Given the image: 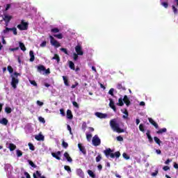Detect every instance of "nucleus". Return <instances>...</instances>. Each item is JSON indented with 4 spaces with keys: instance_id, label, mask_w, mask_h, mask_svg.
<instances>
[{
    "instance_id": "0e129e2a",
    "label": "nucleus",
    "mask_w": 178,
    "mask_h": 178,
    "mask_svg": "<svg viewBox=\"0 0 178 178\" xmlns=\"http://www.w3.org/2000/svg\"><path fill=\"white\" fill-rule=\"evenodd\" d=\"M39 120L40 122H42V123H45V120L43 118H42V117L39 118Z\"/></svg>"
},
{
    "instance_id": "2eb2a0df",
    "label": "nucleus",
    "mask_w": 178,
    "mask_h": 178,
    "mask_svg": "<svg viewBox=\"0 0 178 178\" xmlns=\"http://www.w3.org/2000/svg\"><path fill=\"white\" fill-rule=\"evenodd\" d=\"M149 133H150L149 130H147V132L146 133V136L149 140V143H150V144H152L154 143V139H152V136H151V134Z\"/></svg>"
},
{
    "instance_id": "58836bf2",
    "label": "nucleus",
    "mask_w": 178,
    "mask_h": 178,
    "mask_svg": "<svg viewBox=\"0 0 178 178\" xmlns=\"http://www.w3.org/2000/svg\"><path fill=\"white\" fill-rule=\"evenodd\" d=\"M5 111L6 112V113H12V108H10V107H6Z\"/></svg>"
},
{
    "instance_id": "6e6d98bb",
    "label": "nucleus",
    "mask_w": 178,
    "mask_h": 178,
    "mask_svg": "<svg viewBox=\"0 0 178 178\" xmlns=\"http://www.w3.org/2000/svg\"><path fill=\"white\" fill-rule=\"evenodd\" d=\"M35 175V176H38L40 178L42 176V175H41V172L40 171H36Z\"/></svg>"
},
{
    "instance_id": "5701e85b",
    "label": "nucleus",
    "mask_w": 178,
    "mask_h": 178,
    "mask_svg": "<svg viewBox=\"0 0 178 178\" xmlns=\"http://www.w3.org/2000/svg\"><path fill=\"white\" fill-rule=\"evenodd\" d=\"M161 6H163V8H165V9H168L169 6V3H168V2L163 1V0H161Z\"/></svg>"
},
{
    "instance_id": "49530a36",
    "label": "nucleus",
    "mask_w": 178,
    "mask_h": 178,
    "mask_svg": "<svg viewBox=\"0 0 178 178\" xmlns=\"http://www.w3.org/2000/svg\"><path fill=\"white\" fill-rule=\"evenodd\" d=\"M7 69H8L9 73H10V74L13 73V68L11 66H8Z\"/></svg>"
},
{
    "instance_id": "ddd939ff",
    "label": "nucleus",
    "mask_w": 178,
    "mask_h": 178,
    "mask_svg": "<svg viewBox=\"0 0 178 178\" xmlns=\"http://www.w3.org/2000/svg\"><path fill=\"white\" fill-rule=\"evenodd\" d=\"M51 155L53 158H56V159H58V161H60V152L58 151L56 153L52 152Z\"/></svg>"
},
{
    "instance_id": "c03bdc74",
    "label": "nucleus",
    "mask_w": 178,
    "mask_h": 178,
    "mask_svg": "<svg viewBox=\"0 0 178 178\" xmlns=\"http://www.w3.org/2000/svg\"><path fill=\"white\" fill-rule=\"evenodd\" d=\"M122 156L124 158V159H130V156H129V155H127L126 153H123Z\"/></svg>"
},
{
    "instance_id": "6ab92c4d",
    "label": "nucleus",
    "mask_w": 178,
    "mask_h": 178,
    "mask_svg": "<svg viewBox=\"0 0 178 178\" xmlns=\"http://www.w3.org/2000/svg\"><path fill=\"white\" fill-rule=\"evenodd\" d=\"M121 112L124 113V115H123L124 119H127L129 118V112H127V110L126 109H122L121 110Z\"/></svg>"
},
{
    "instance_id": "c85d7f7f",
    "label": "nucleus",
    "mask_w": 178,
    "mask_h": 178,
    "mask_svg": "<svg viewBox=\"0 0 178 178\" xmlns=\"http://www.w3.org/2000/svg\"><path fill=\"white\" fill-rule=\"evenodd\" d=\"M154 140L155 143H156V144H158V145H161V139H160V138H159L156 137V136H154Z\"/></svg>"
},
{
    "instance_id": "3c124183",
    "label": "nucleus",
    "mask_w": 178,
    "mask_h": 178,
    "mask_svg": "<svg viewBox=\"0 0 178 178\" xmlns=\"http://www.w3.org/2000/svg\"><path fill=\"white\" fill-rule=\"evenodd\" d=\"M40 47H41L42 48H44V47H47V42H46V41L42 42L40 44Z\"/></svg>"
},
{
    "instance_id": "a878e982",
    "label": "nucleus",
    "mask_w": 178,
    "mask_h": 178,
    "mask_svg": "<svg viewBox=\"0 0 178 178\" xmlns=\"http://www.w3.org/2000/svg\"><path fill=\"white\" fill-rule=\"evenodd\" d=\"M88 174L89 175V176L92 178H95V174H94V172H92V170H88Z\"/></svg>"
},
{
    "instance_id": "f03ea898",
    "label": "nucleus",
    "mask_w": 178,
    "mask_h": 178,
    "mask_svg": "<svg viewBox=\"0 0 178 178\" xmlns=\"http://www.w3.org/2000/svg\"><path fill=\"white\" fill-rule=\"evenodd\" d=\"M19 76H20V74L17 72L11 74V86L14 89H16L17 88V84H19V79L17 78Z\"/></svg>"
},
{
    "instance_id": "6e6552de",
    "label": "nucleus",
    "mask_w": 178,
    "mask_h": 178,
    "mask_svg": "<svg viewBox=\"0 0 178 178\" xmlns=\"http://www.w3.org/2000/svg\"><path fill=\"white\" fill-rule=\"evenodd\" d=\"M9 31H13V34L15 35H17V29L16 28H6V29H4L3 31V33L4 34H8V33H9Z\"/></svg>"
},
{
    "instance_id": "b1692460",
    "label": "nucleus",
    "mask_w": 178,
    "mask_h": 178,
    "mask_svg": "<svg viewBox=\"0 0 178 178\" xmlns=\"http://www.w3.org/2000/svg\"><path fill=\"white\" fill-rule=\"evenodd\" d=\"M68 64H69V67L72 70H75L74 63H73V61H68Z\"/></svg>"
},
{
    "instance_id": "9d476101",
    "label": "nucleus",
    "mask_w": 178,
    "mask_h": 178,
    "mask_svg": "<svg viewBox=\"0 0 178 178\" xmlns=\"http://www.w3.org/2000/svg\"><path fill=\"white\" fill-rule=\"evenodd\" d=\"M95 116H97V118H99V119H106V118H108L107 114L99 113V112H96Z\"/></svg>"
},
{
    "instance_id": "864d4df0",
    "label": "nucleus",
    "mask_w": 178,
    "mask_h": 178,
    "mask_svg": "<svg viewBox=\"0 0 178 178\" xmlns=\"http://www.w3.org/2000/svg\"><path fill=\"white\" fill-rule=\"evenodd\" d=\"M37 105H38L39 106H42V105H44L43 102H41L40 100H38L36 102Z\"/></svg>"
},
{
    "instance_id": "0eeeda50",
    "label": "nucleus",
    "mask_w": 178,
    "mask_h": 178,
    "mask_svg": "<svg viewBox=\"0 0 178 178\" xmlns=\"http://www.w3.org/2000/svg\"><path fill=\"white\" fill-rule=\"evenodd\" d=\"M29 27V23L27 22H24V21H22L21 24L17 25V29H19V30H27Z\"/></svg>"
},
{
    "instance_id": "7c9ffc66",
    "label": "nucleus",
    "mask_w": 178,
    "mask_h": 178,
    "mask_svg": "<svg viewBox=\"0 0 178 178\" xmlns=\"http://www.w3.org/2000/svg\"><path fill=\"white\" fill-rule=\"evenodd\" d=\"M10 151H15L16 149V145H15L13 143H10L9 145Z\"/></svg>"
},
{
    "instance_id": "f257e3e1",
    "label": "nucleus",
    "mask_w": 178,
    "mask_h": 178,
    "mask_svg": "<svg viewBox=\"0 0 178 178\" xmlns=\"http://www.w3.org/2000/svg\"><path fill=\"white\" fill-rule=\"evenodd\" d=\"M122 122L118 121L116 119H113L110 121V126L113 130V131H115L116 133H124V129L120 127Z\"/></svg>"
},
{
    "instance_id": "393cba45",
    "label": "nucleus",
    "mask_w": 178,
    "mask_h": 178,
    "mask_svg": "<svg viewBox=\"0 0 178 178\" xmlns=\"http://www.w3.org/2000/svg\"><path fill=\"white\" fill-rule=\"evenodd\" d=\"M0 123L1 124H3L4 126H6V124H8V120H6V118H3L0 120Z\"/></svg>"
},
{
    "instance_id": "cd10ccee",
    "label": "nucleus",
    "mask_w": 178,
    "mask_h": 178,
    "mask_svg": "<svg viewBox=\"0 0 178 178\" xmlns=\"http://www.w3.org/2000/svg\"><path fill=\"white\" fill-rule=\"evenodd\" d=\"M52 59L56 60L57 61V63H59V62H60V58H59V56H58V54H55Z\"/></svg>"
},
{
    "instance_id": "4be33fe9",
    "label": "nucleus",
    "mask_w": 178,
    "mask_h": 178,
    "mask_svg": "<svg viewBox=\"0 0 178 178\" xmlns=\"http://www.w3.org/2000/svg\"><path fill=\"white\" fill-rule=\"evenodd\" d=\"M78 147L82 154H86V148L81 143L78 145Z\"/></svg>"
},
{
    "instance_id": "dca6fc26",
    "label": "nucleus",
    "mask_w": 178,
    "mask_h": 178,
    "mask_svg": "<svg viewBox=\"0 0 178 178\" xmlns=\"http://www.w3.org/2000/svg\"><path fill=\"white\" fill-rule=\"evenodd\" d=\"M64 158H65V159H67V162H73V159H72V157H70V156L69 155V153L67 152H65L64 153Z\"/></svg>"
},
{
    "instance_id": "79ce46f5",
    "label": "nucleus",
    "mask_w": 178,
    "mask_h": 178,
    "mask_svg": "<svg viewBox=\"0 0 178 178\" xmlns=\"http://www.w3.org/2000/svg\"><path fill=\"white\" fill-rule=\"evenodd\" d=\"M29 149L31 150V151H34L35 148H34V145H33V144L31 143H29Z\"/></svg>"
},
{
    "instance_id": "09e8293b",
    "label": "nucleus",
    "mask_w": 178,
    "mask_h": 178,
    "mask_svg": "<svg viewBox=\"0 0 178 178\" xmlns=\"http://www.w3.org/2000/svg\"><path fill=\"white\" fill-rule=\"evenodd\" d=\"M163 170H165V172H168V170H170V168H169L168 165H165L163 168Z\"/></svg>"
},
{
    "instance_id": "052dcab7",
    "label": "nucleus",
    "mask_w": 178,
    "mask_h": 178,
    "mask_svg": "<svg viewBox=\"0 0 178 178\" xmlns=\"http://www.w3.org/2000/svg\"><path fill=\"white\" fill-rule=\"evenodd\" d=\"M60 113L62 116H65V111L63 108L60 109Z\"/></svg>"
},
{
    "instance_id": "680f3d73",
    "label": "nucleus",
    "mask_w": 178,
    "mask_h": 178,
    "mask_svg": "<svg viewBox=\"0 0 178 178\" xmlns=\"http://www.w3.org/2000/svg\"><path fill=\"white\" fill-rule=\"evenodd\" d=\"M117 140H118V141H123V137H122V136H118V137H117Z\"/></svg>"
},
{
    "instance_id": "412c9836",
    "label": "nucleus",
    "mask_w": 178,
    "mask_h": 178,
    "mask_svg": "<svg viewBox=\"0 0 178 178\" xmlns=\"http://www.w3.org/2000/svg\"><path fill=\"white\" fill-rule=\"evenodd\" d=\"M35 140H38V141H42L44 140V136L39 134L35 136Z\"/></svg>"
},
{
    "instance_id": "1a4fd4ad",
    "label": "nucleus",
    "mask_w": 178,
    "mask_h": 178,
    "mask_svg": "<svg viewBox=\"0 0 178 178\" xmlns=\"http://www.w3.org/2000/svg\"><path fill=\"white\" fill-rule=\"evenodd\" d=\"M75 51L76 52V55H79L80 56H82L83 55L84 52L83 51V48L80 45H77L75 47Z\"/></svg>"
},
{
    "instance_id": "a19ab883",
    "label": "nucleus",
    "mask_w": 178,
    "mask_h": 178,
    "mask_svg": "<svg viewBox=\"0 0 178 178\" xmlns=\"http://www.w3.org/2000/svg\"><path fill=\"white\" fill-rule=\"evenodd\" d=\"M101 159H102V156H101V154H99L97 157H96V162H99L101 161Z\"/></svg>"
},
{
    "instance_id": "c9c22d12",
    "label": "nucleus",
    "mask_w": 178,
    "mask_h": 178,
    "mask_svg": "<svg viewBox=\"0 0 178 178\" xmlns=\"http://www.w3.org/2000/svg\"><path fill=\"white\" fill-rule=\"evenodd\" d=\"M16 154H17V156H18V158H19L20 156H22L23 155V152L21 150H16Z\"/></svg>"
},
{
    "instance_id": "2f4dec72",
    "label": "nucleus",
    "mask_w": 178,
    "mask_h": 178,
    "mask_svg": "<svg viewBox=\"0 0 178 178\" xmlns=\"http://www.w3.org/2000/svg\"><path fill=\"white\" fill-rule=\"evenodd\" d=\"M38 72H44L45 70V67H44L43 65H40L38 67Z\"/></svg>"
},
{
    "instance_id": "774afa93",
    "label": "nucleus",
    "mask_w": 178,
    "mask_h": 178,
    "mask_svg": "<svg viewBox=\"0 0 178 178\" xmlns=\"http://www.w3.org/2000/svg\"><path fill=\"white\" fill-rule=\"evenodd\" d=\"M174 168H175V169H178V164H177V163H174Z\"/></svg>"
},
{
    "instance_id": "9b49d317",
    "label": "nucleus",
    "mask_w": 178,
    "mask_h": 178,
    "mask_svg": "<svg viewBox=\"0 0 178 178\" xmlns=\"http://www.w3.org/2000/svg\"><path fill=\"white\" fill-rule=\"evenodd\" d=\"M76 173L77 176H79V177L84 178V172H83V170H81V168H77L76 170Z\"/></svg>"
},
{
    "instance_id": "c756f323",
    "label": "nucleus",
    "mask_w": 178,
    "mask_h": 178,
    "mask_svg": "<svg viewBox=\"0 0 178 178\" xmlns=\"http://www.w3.org/2000/svg\"><path fill=\"white\" fill-rule=\"evenodd\" d=\"M167 131L166 128H163L159 129L156 133L157 134H162V133H166Z\"/></svg>"
},
{
    "instance_id": "69168bd1",
    "label": "nucleus",
    "mask_w": 178,
    "mask_h": 178,
    "mask_svg": "<svg viewBox=\"0 0 178 178\" xmlns=\"http://www.w3.org/2000/svg\"><path fill=\"white\" fill-rule=\"evenodd\" d=\"M29 165H31L32 166V168H35V164H34V163L33 161H30Z\"/></svg>"
},
{
    "instance_id": "13d9d810",
    "label": "nucleus",
    "mask_w": 178,
    "mask_h": 178,
    "mask_svg": "<svg viewBox=\"0 0 178 178\" xmlns=\"http://www.w3.org/2000/svg\"><path fill=\"white\" fill-rule=\"evenodd\" d=\"M172 10L174 13H177V8L175 6H172Z\"/></svg>"
},
{
    "instance_id": "338daca9",
    "label": "nucleus",
    "mask_w": 178,
    "mask_h": 178,
    "mask_svg": "<svg viewBox=\"0 0 178 178\" xmlns=\"http://www.w3.org/2000/svg\"><path fill=\"white\" fill-rule=\"evenodd\" d=\"M24 176L26 177V178H31L30 177V175L28 173V172H24Z\"/></svg>"
},
{
    "instance_id": "bb28decb",
    "label": "nucleus",
    "mask_w": 178,
    "mask_h": 178,
    "mask_svg": "<svg viewBox=\"0 0 178 178\" xmlns=\"http://www.w3.org/2000/svg\"><path fill=\"white\" fill-rule=\"evenodd\" d=\"M19 48L24 52L26 51V46H24V44L22 42H19Z\"/></svg>"
},
{
    "instance_id": "72a5a7b5",
    "label": "nucleus",
    "mask_w": 178,
    "mask_h": 178,
    "mask_svg": "<svg viewBox=\"0 0 178 178\" xmlns=\"http://www.w3.org/2000/svg\"><path fill=\"white\" fill-rule=\"evenodd\" d=\"M54 37H56V38H58V40H62L63 38V35H62V33L55 34L54 35Z\"/></svg>"
},
{
    "instance_id": "ea45409f",
    "label": "nucleus",
    "mask_w": 178,
    "mask_h": 178,
    "mask_svg": "<svg viewBox=\"0 0 178 178\" xmlns=\"http://www.w3.org/2000/svg\"><path fill=\"white\" fill-rule=\"evenodd\" d=\"M62 145L63 147V148H67V147H69V145L67 144V143L63 141Z\"/></svg>"
},
{
    "instance_id": "f704fd0d",
    "label": "nucleus",
    "mask_w": 178,
    "mask_h": 178,
    "mask_svg": "<svg viewBox=\"0 0 178 178\" xmlns=\"http://www.w3.org/2000/svg\"><path fill=\"white\" fill-rule=\"evenodd\" d=\"M64 169H65V170H67V172L68 173H72V169L70 168V166H68V165H65V166H64Z\"/></svg>"
},
{
    "instance_id": "39448f33",
    "label": "nucleus",
    "mask_w": 178,
    "mask_h": 178,
    "mask_svg": "<svg viewBox=\"0 0 178 178\" xmlns=\"http://www.w3.org/2000/svg\"><path fill=\"white\" fill-rule=\"evenodd\" d=\"M49 38H50L51 45H52L53 47H55L56 48H59V47H60V43H59L58 40H55V38H53L52 35H50Z\"/></svg>"
},
{
    "instance_id": "f3484780",
    "label": "nucleus",
    "mask_w": 178,
    "mask_h": 178,
    "mask_svg": "<svg viewBox=\"0 0 178 178\" xmlns=\"http://www.w3.org/2000/svg\"><path fill=\"white\" fill-rule=\"evenodd\" d=\"M148 120L149 123H151V124H152L155 127V129H158V124L155 122V121H154L152 118H148Z\"/></svg>"
},
{
    "instance_id": "603ef678",
    "label": "nucleus",
    "mask_w": 178,
    "mask_h": 178,
    "mask_svg": "<svg viewBox=\"0 0 178 178\" xmlns=\"http://www.w3.org/2000/svg\"><path fill=\"white\" fill-rule=\"evenodd\" d=\"M73 55H74V60H77V59H79V54L74 53Z\"/></svg>"
},
{
    "instance_id": "4d7b16f0",
    "label": "nucleus",
    "mask_w": 178,
    "mask_h": 178,
    "mask_svg": "<svg viewBox=\"0 0 178 178\" xmlns=\"http://www.w3.org/2000/svg\"><path fill=\"white\" fill-rule=\"evenodd\" d=\"M60 51H62V52H64V54H65L66 55H67V50L65 48H61Z\"/></svg>"
},
{
    "instance_id": "e2e57ef3",
    "label": "nucleus",
    "mask_w": 178,
    "mask_h": 178,
    "mask_svg": "<svg viewBox=\"0 0 178 178\" xmlns=\"http://www.w3.org/2000/svg\"><path fill=\"white\" fill-rule=\"evenodd\" d=\"M170 162H172V160L168 159H167V161H165V164L169 165V163H170Z\"/></svg>"
},
{
    "instance_id": "8fccbe9b",
    "label": "nucleus",
    "mask_w": 178,
    "mask_h": 178,
    "mask_svg": "<svg viewBox=\"0 0 178 178\" xmlns=\"http://www.w3.org/2000/svg\"><path fill=\"white\" fill-rule=\"evenodd\" d=\"M51 33H59V29L58 28H54L51 29Z\"/></svg>"
},
{
    "instance_id": "f8f14e48",
    "label": "nucleus",
    "mask_w": 178,
    "mask_h": 178,
    "mask_svg": "<svg viewBox=\"0 0 178 178\" xmlns=\"http://www.w3.org/2000/svg\"><path fill=\"white\" fill-rule=\"evenodd\" d=\"M10 19H12L10 15H5L4 17H3V20L6 22V26H8L9 22H10Z\"/></svg>"
},
{
    "instance_id": "4468645a",
    "label": "nucleus",
    "mask_w": 178,
    "mask_h": 178,
    "mask_svg": "<svg viewBox=\"0 0 178 178\" xmlns=\"http://www.w3.org/2000/svg\"><path fill=\"white\" fill-rule=\"evenodd\" d=\"M110 103L109 106L114 111V112H116V106H115V102H113V100L112 99H109Z\"/></svg>"
},
{
    "instance_id": "5fc2aeb1",
    "label": "nucleus",
    "mask_w": 178,
    "mask_h": 178,
    "mask_svg": "<svg viewBox=\"0 0 178 178\" xmlns=\"http://www.w3.org/2000/svg\"><path fill=\"white\" fill-rule=\"evenodd\" d=\"M67 130L70 131V134H73L72 133V127H70V125H67Z\"/></svg>"
},
{
    "instance_id": "7ed1b4c3",
    "label": "nucleus",
    "mask_w": 178,
    "mask_h": 178,
    "mask_svg": "<svg viewBox=\"0 0 178 178\" xmlns=\"http://www.w3.org/2000/svg\"><path fill=\"white\" fill-rule=\"evenodd\" d=\"M124 104L127 105V106H130V99H129L127 95H124V98L120 97L118 99V102L117 103V105L118 106H123V105H124Z\"/></svg>"
},
{
    "instance_id": "473e14b6",
    "label": "nucleus",
    "mask_w": 178,
    "mask_h": 178,
    "mask_svg": "<svg viewBox=\"0 0 178 178\" xmlns=\"http://www.w3.org/2000/svg\"><path fill=\"white\" fill-rule=\"evenodd\" d=\"M86 138L88 141H91V138H92V135L86 132Z\"/></svg>"
},
{
    "instance_id": "423d86ee",
    "label": "nucleus",
    "mask_w": 178,
    "mask_h": 178,
    "mask_svg": "<svg viewBox=\"0 0 178 178\" xmlns=\"http://www.w3.org/2000/svg\"><path fill=\"white\" fill-rule=\"evenodd\" d=\"M92 143L93 145H95V147H98V145H101V139H99V138L98 137V135H95L92 138Z\"/></svg>"
},
{
    "instance_id": "e433bc0d",
    "label": "nucleus",
    "mask_w": 178,
    "mask_h": 178,
    "mask_svg": "<svg viewBox=\"0 0 178 178\" xmlns=\"http://www.w3.org/2000/svg\"><path fill=\"white\" fill-rule=\"evenodd\" d=\"M63 80L64 81V84L65 86H69V83H67V77L65 76H63Z\"/></svg>"
},
{
    "instance_id": "aec40b11",
    "label": "nucleus",
    "mask_w": 178,
    "mask_h": 178,
    "mask_svg": "<svg viewBox=\"0 0 178 178\" xmlns=\"http://www.w3.org/2000/svg\"><path fill=\"white\" fill-rule=\"evenodd\" d=\"M67 119H70V120L73 119V114H72V111L70 110L67 111Z\"/></svg>"
},
{
    "instance_id": "a211bd4d",
    "label": "nucleus",
    "mask_w": 178,
    "mask_h": 178,
    "mask_svg": "<svg viewBox=\"0 0 178 178\" xmlns=\"http://www.w3.org/2000/svg\"><path fill=\"white\" fill-rule=\"evenodd\" d=\"M29 56H30V62H34V59H35V57L34 56V51H30L29 52Z\"/></svg>"
},
{
    "instance_id": "de8ad7c7",
    "label": "nucleus",
    "mask_w": 178,
    "mask_h": 178,
    "mask_svg": "<svg viewBox=\"0 0 178 178\" xmlns=\"http://www.w3.org/2000/svg\"><path fill=\"white\" fill-rule=\"evenodd\" d=\"M29 83H31L32 84V86L37 87V83L35 82V81L29 80Z\"/></svg>"
},
{
    "instance_id": "a18cd8bd",
    "label": "nucleus",
    "mask_w": 178,
    "mask_h": 178,
    "mask_svg": "<svg viewBox=\"0 0 178 178\" xmlns=\"http://www.w3.org/2000/svg\"><path fill=\"white\" fill-rule=\"evenodd\" d=\"M115 91V89L113 88H111L110 90L108 91V94L110 95H112V97H113V92Z\"/></svg>"
},
{
    "instance_id": "37998d69",
    "label": "nucleus",
    "mask_w": 178,
    "mask_h": 178,
    "mask_svg": "<svg viewBox=\"0 0 178 178\" xmlns=\"http://www.w3.org/2000/svg\"><path fill=\"white\" fill-rule=\"evenodd\" d=\"M72 105H73V106H74L75 108H76L77 109H79V104H77V102H72Z\"/></svg>"
},
{
    "instance_id": "4c0bfd02",
    "label": "nucleus",
    "mask_w": 178,
    "mask_h": 178,
    "mask_svg": "<svg viewBox=\"0 0 178 178\" xmlns=\"http://www.w3.org/2000/svg\"><path fill=\"white\" fill-rule=\"evenodd\" d=\"M139 130H140V131H142L143 133H144V131H145V130L144 129V124H140L139 125Z\"/></svg>"
},
{
    "instance_id": "20e7f679",
    "label": "nucleus",
    "mask_w": 178,
    "mask_h": 178,
    "mask_svg": "<svg viewBox=\"0 0 178 178\" xmlns=\"http://www.w3.org/2000/svg\"><path fill=\"white\" fill-rule=\"evenodd\" d=\"M113 151L112 149H111V148H108L106 150L104 151V154L106 155V158H119V156H120V152H116L115 154L112 153Z\"/></svg>"
},
{
    "instance_id": "bf43d9fd",
    "label": "nucleus",
    "mask_w": 178,
    "mask_h": 178,
    "mask_svg": "<svg viewBox=\"0 0 178 178\" xmlns=\"http://www.w3.org/2000/svg\"><path fill=\"white\" fill-rule=\"evenodd\" d=\"M158 175V170H156L154 172L152 173V176H153L154 177H155V176H156Z\"/></svg>"
}]
</instances>
